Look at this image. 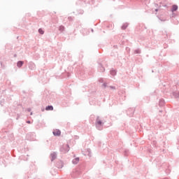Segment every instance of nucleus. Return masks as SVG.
I'll return each mask as SVG.
<instances>
[{
  "label": "nucleus",
  "mask_w": 179,
  "mask_h": 179,
  "mask_svg": "<svg viewBox=\"0 0 179 179\" xmlns=\"http://www.w3.org/2000/svg\"><path fill=\"white\" fill-rule=\"evenodd\" d=\"M53 135H55V136H59V135H61V131H59V129L54 130Z\"/></svg>",
  "instance_id": "nucleus-1"
},
{
  "label": "nucleus",
  "mask_w": 179,
  "mask_h": 179,
  "mask_svg": "<svg viewBox=\"0 0 179 179\" xmlns=\"http://www.w3.org/2000/svg\"><path fill=\"white\" fill-rule=\"evenodd\" d=\"M46 111H52L54 110V107L52 106H48L45 108Z\"/></svg>",
  "instance_id": "nucleus-2"
},
{
  "label": "nucleus",
  "mask_w": 179,
  "mask_h": 179,
  "mask_svg": "<svg viewBox=\"0 0 179 179\" xmlns=\"http://www.w3.org/2000/svg\"><path fill=\"white\" fill-rule=\"evenodd\" d=\"M178 9V6L176 5H173L172 6V12H176V10H177Z\"/></svg>",
  "instance_id": "nucleus-3"
},
{
  "label": "nucleus",
  "mask_w": 179,
  "mask_h": 179,
  "mask_svg": "<svg viewBox=\"0 0 179 179\" xmlns=\"http://www.w3.org/2000/svg\"><path fill=\"white\" fill-rule=\"evenodd\" d=\"M73 164H78L79 163V158H75L73 159Z\"/></svg>",
  "instance_id": "nucleus-4"
},
{
  "label": "nucleus",
  "mask_w": 179,
  "mask_h": 179,
  "mask_svg": "<svg viewBox=\"0 0 179 179\" xmlns=\"http://www.w3.org/2000/svg\"><path fill=\"white\" fill-rule=\"evenodd\" d=\"M22 65H23V62L22 61L18 62L17 64V66H18V68L22 67Z\"/></svg>",
  "instance_id": "nucleus-5"
},
{
  "label": "nucleus",
  "mask_w": 179,
  "mask_h": 179,
  "mask_svg": "<svg viewBox=\"0 0 179 179\" xmlns=\"http://www.w3.org/2000/svg\"><path fill=\"white\" fill-rule=\"evenodd\" d=\"M38 33H40V34H43L44 33V31L42 29H39Z\"/></svg>",
  "instance_id": "nucleus-6"
},
{
  "label": "nucleus",
  "mask_w": 179,
  "mask_h": 179,
  "mask_svg": "<svg viewBox=\"0 0 179 179\" xmlns=\"http://www.w3.org/2000/svg\"><path fill=\"white\" fill-rule=\"evenodd\" d=\"M51 156H52V160H54V159L57 157V156H55V154H52Z\"/></svg>",
  "instance_id": "nucleus-7"
},
{
  "label": "nucleus",
  "mask_w": 179,
  "mask_h": 179,
  "mask_svg": "<svg viewBox=\"0 0 179 179\" xmlns=\"http://www.w3.org/2000/svg\"><path fill=\"white\" fill-rule=\"evenodd\" d=\"M96 125H101V121L97 120L96 121Z\"/></svg>",
  "instance_id": "nucleus-8"
},
{
  "label": "nucleus",
  "mask_w": 179,
  "mask_h": 179,
  "mask_svg": "<svg viewBox=\"0 0 179 179\" xmlns=\"http://www.w3.org/2000/svg\"><path fill=\"white\" fill-rule=\"evenodd\" d=\"M65 148L66 149V152H69V145H66Z\"/></svg>",
  "instance_id": "nucleus-9"
},
{
  "label": "nucleus",
  "mask_w": 179,
  "mask_h": 179,
  "mask_svg": "<svg viewBox=\"0 0 179 179\" xmlns=\"http://www.w3.org/2000/svg\"><path fill=\"white\" fill-rule=\"evenodd\" d=\"M111 75H115L116 72L115 71H110Z\"/></svg>",
  "instance_id": "nucleus-10"
},
{
  "label": "nucleus",
  "mask_w": 179,
  "mask_h": 179,
  "mask_svg": "<svg viewBox=\"0 0 179 179\" xmlns=\"http://www.w3.org/2000/svg\"><path fill=\"white\" fill-rule=\"evenodd\" d=\"M64 29H65V28L64 27H62V26L59 27L60 30H64Z\"/></svg>",
  "instance_id": "nucleus-11"
},
{
  "label": "nucleus",
  "mask_w": 179,
  "mask_h": 179,
  "mask_svg": "<svg viewBox=\"0 0 179 179\" xmlns=\"http://www.w3.org/2000/svg\"><path fill=\"white\" fill-rule=\"evenodd\" d=\"M27 124H30V121H27Z\"/></svg>",
  "instance_id": "nucleus-12"
},
{
  "label": "nucleus",
  "mask_w": 179,
  "mask_h": 179,
  "mask_svg": "<svg viewBox=\"0 0 179 179\" xmlns=\"http://www.w3.org/2000/svg\"><path fill=\"white\" fill-rule=\"evenodd\" d=\"M155 11L157 12V9H155Z\"/></svg>",
  "instance_id": "nucleus-13"
}]
</instances>
